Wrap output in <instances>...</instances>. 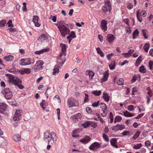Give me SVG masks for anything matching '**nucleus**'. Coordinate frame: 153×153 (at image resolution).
<instances>
[{
	"label": "nucleus",
	"instance_id": "obj_1",
	"mask_svg": "<svg viewBox=\"0 0 153 153\" xmlns=\"http://www.w3.org/2000/svg\"><path fill=\"white\" fill-rule=\"evenodd\" d=\"M8 77L7 81L10 84L16 85L17 84L21 83L22 80L19 77L11 74H7Z\"/></svg>",
	"mask_w": 153,
	"mask_h": 153
},
{
	"label": "nucleus",
	"instance_id": "obj_2",
	"mask_svg": "<svg viewBox=\"0 0 153 153\" xmlns=\"http://www.w3.org/2000/svg\"><path fill=\"white\" fill-rule=\"evenodd\" d=\"M102 9L105 14L108 15L109 14L111 10V6L109 1L105 2V5L102 7Z\"/></svg>",
	"mask_w": 153,
	"mask_h": 153
},
{
	"label": "nucleus",
	"instance_id": "obj_3",
	"mask_svg": "<svg viewBox=\"0 0 153 153\" xmlns=\"http://www.w3.org/2000/svg\"><path fill=\"white\" fill-rule=\"evenodd\" d=\"M43 64L44 62L42 61L38 60L36 62V65L32 67V69L35 72L39 71L43 68Z\"/></svg>",
	"mask_w": 153,
	"mask_h": 153
},
{
	"label": "nucleus",
	"instance_id": "obj_4",
	"mask_svg": "<svg viewBox=\"0 0 153 153\" xmlns=\"http://www.w3.org/2000/svg\"><path fill=\"white\" fill-rule=\"evenodd\" d=\"M68 105L69 107L77 106L78 105L77 100L73 98H69L68 99L67 102Z\"/></svg>",
	"mask_w": 153,
	"mask_h": 153
},
{
	"label": "nucleus",
	"instance_id": "obj_5",
	"mask_svg": "<svg viewBox=\"0 0 153 153\" xmlns=\"http://www.w3.org/2000/svg\"><path fill=\"white\" fill-rule=\"evenodd\" d=\"M22 113V110L19 109L17 110L14 114L13 117V120L14 121L18 122L20 119V117L21 116Z\"/></svg>",
	"mask_w": 153,
	"mask_h": 153
},
{
	"label": "nucleus",
	"instance_id": "obj_6",
	"mask_svg": "<svg viewBox=\"0 0 153 153\" xmlns=\"http://www.w3.org/2000/svg\"><path fill=\"white\" fill-rule=\"evenodd\" d=\"M5 97L7 100L10 99L13 96V92L9 88H6L3 92Z\"/></svg>",
	"mask_w": 153,
	"mask_h": 153
},
{
	"label": "nucleus",
	"instance_id": "obj_7",
	"mask_svg": "<svg viewBox=\"0 0 153 153\" xmlns=\"http://www.w3.org/2000/svg\"><path fill=\"white\" fill-rule=\"evenodd\" d=\"M66 25H65L64 26L58 28L62 35L65 37L66 34H67L70 32L69 29L66 26Z\"/></svg>",
	"mask_w": 153,
	"mask_h": 153
},
{
	"label": "nucleus",
	"instance_id": "obj_8",
	"mask_svg": "<svg viewBox=\"0 0 153 153\" xmlns=\"http://www.w3.org/2000/svg\"><path fill=\"white\" fill-rule=\"evenodd\" d=\"M101 147V145L98 142H94L89 147V149L92 151H94Z\"/></svg>",
	"mask_w": 153,
	"mask_h": 153
},
{
	"label": "nucleus",
	"instance_id": "obj_9",
	"mask_svg": "<svg viewBox=\"0 0 153 153\" xmlns=\"http://www.w3.org/2000/svg\"><path fill=\"white\" fill-rule=\"evenodd\" d=\"M43 139L45 141L48 142V144L51 141L52 137L50 135V133L48 131H46L44 133Z\"/></svg>",
	"mask_w": 153,
	"mask_h": 153
},
{
	"label": "nucleus",
	"instance_id": "obj_10",
	"mask_svg": "<svg viewBox=\"0 0 153 153\" xmlns=\"http://www.w3.org/2000/svg\"><path fill=\"white\" fill-rule=\"evenodd\" d=\"M125 128V126L123 125L117 124L115 126L112 128V130L117 132L119 130H122Z\"/></svg>",
	"mask_w": 153,
	"mask_h": 153
},
{
	"label": "nucleus",
	"instance_id": "obj_11",
	"mask_svg": "<svg viewBox=\"0 0 153 153\" xmlns=\"http://www.w3.org/2000/svg\"><path fill=\"white\" fill-rule=\"evenodd\" d=\"M81 117V113H78L77 114L71 116L70 118L74 122H76L79 119H80Z\"/></svg>",
	"mask_w": 153,
	"mask_h": 153
},
{
	"label": "nucleus",
	"instance_id": "obj_12",
	"mask_svg": "<svg viewBox=\"0 0 153 153\" xmlns=\"http://www.w3.org/2000/svg\"><path fill=\"white\" fill-rule=\"evenodd\" d=\"M107 21L105 20H102L101 22V26L102 30L105 31L107 30Z\"/></svg>",
	"mask_w": 153,
	"mask_h": 153
},
{
	"label": "nucleus",
	"instance_id": "obj_13",
	"mask_svg": "<svg viewBox=\"0 0 153 153\" xmlns=\"http://www.w3.org/2000/svg\"><path fill=\"white\" fill-rule=\"evenodd\" d=\"M7 105L5 103H0V113H4L6 109Z\"/></svg>",
	"mask_w": 153,
	"mask_h": 153
},
{
	"label": "nucleus",
	"instance_id": "obj_14",
	"mask_svg": "<svg viewBox=\"0 0 153 153\" xmlns=\"http://www.w3.org/2000/svg\"><path fill=\"white\" fill-rule=\"evenodd\" d=\"M116 38L112 34L108 35L107 37V39L108 42L111 44L113 42L114 40Z\"/></svg>",
	"mask_w": 153,
	"mask_h": 153
},
{
	"label": "nucleus",
	"instance_id": "obj_15",
	"mask_svg": "<svg viewBox=\"0 0 153 153\" xmlns=\"http://www.w3.org/2000/svg\"><path fill=\"white\" fill-rule=\"evenodd\" d=\"M117 141V140L115 138H111L110 140L111 144L113 146L116 148H118V146L116 144Z\"/></svg>",
	"mask_w": 153,
	"mask_h": 153
},
{
	"label": "nucleus",
	"instance_id": "obj_16",
	"mask_svg": "<svg viewBox=\"0 0 153 153\" xmlns=\"http://www.w3.org/2000/svg\"><path fill=\"white\" fill-rule=\"evenodd\" d=\"M50 135L52 137L53 142V143H56L57 138L55 133L54 131H52L50 134Z\"/></svg>",
	"mask_w": 153,
	"mask_h": 153
},
{
	"label": "nucleus",
	"instance_id": "obj_17",
	"mask_svg": "<svg viewBox=\"0 0 153 153\" xmlns=\"http://www.w3.org/2000/svg\"><path fill=\"white\" fill-rule=\"evenodd\" d=\"M91 140V138L88 136H85L84 138L80 140V141L84 143H86Z\"/></svg>",
	"mask_w": 153,
	"mask_h": 153
},
{
	"label": "nucleus",
	"instance_id": "obj_18",
	"mask_svg": "<svg viewBox=\"0 0 153 153\" xmlns=\"http://www.w3.org/2000/svg\"><path fill=\"white\" fill-rule=\"evenodd\" d=\"M108 73L107 71H106L105 73H104L103 77L101 79V81L102 82L106 81L108 79Z\"/></svg>",
	"mask_w": 153,
	"mask_h": 153
},
{
	"label": "nucleus",
	"instance_id": "obj_19",
	"mask_svg": "<svg viewBox=\"0 0 153 153\" xmlns=\"http://www.w3.org/2000/svg\"><path fill=\"white\" fill-rule=\"evenodd\" d=\"M34 60L33 59H31L30 58H26V65H30L31 64H33L34 62Z\"/></svg>",
	"mask_w": 153,
	"mask_h": 153
},
{
	"label": "nucleus",
	"instance_id": "obj_20",
	"mask_svg": "<svg viewBox=\"0 0 153 153\" xmlns=\"http://www.w3.org/2000/svg\"><path fill=\"white\" fill-rule=\"evenodd\" d=\"M4 59L6 61H12L14 59L13 56L12 55H8L7 56H4Z\"/></svg>",
	"mask_w": 153,
	"mask_h": 153
},
{
	"label": "nucleus",
	"instance_id": "obj_21",
	"mask_svg": "<svg viewBox=\"0 0 153 153\" xmlns=\"http://www.w3.org/2000/svg\"><path fill=\"white\" fill-rule=\"evenodd\" d=\"M103 97L105 100L106 102H108L109 100V97L108 94L105 92H104L103 93Z\"/></svg>",
	"mask_w": 153,
	"mask_h": 153
},
{
	"label": "nucleus",
	"instance_id": "obj_22",
	"mask_svg": "<svg viewBox=\"0 0 153 153\" xmlns=\"http://www.w3.org/2000/svg\"><path fill=\"white\" fill-rule=\"evenodd\" d=\"M49 50V48H46L43 49L40 51H36L35 52V53L36 54H39L45 52H47Z\"/></svg>",
	"mask_w": 153,
	"mask_h": 153
},
{
	"label": "nucleus",
	"instance_id": "obj_23",
	"mask_svg": "<svg viewBox=\"0 0 153 153\" xmlns=\"http://www.w3.org/2000/svg\"><path fill=\"white\" fill-rule=\"evenodd\" d=\"M13 138L16 141H20L21 139L20 135L18 134H15L13 136Z\"/></svg>",
	"mask_w": 153,
	"mask_h": 153
},
{
	"label": "nucleus",
	"instance_id": "obj_24",
	"mask_svg": "<svg viewBox=\"0 0 153 153\" xmlns=\"http://www.w3.org/2000/svg\"><path fill=\"white\" fill-rule=\"evenodd\" d=\"M52 93V91L51 88L48 87L45 92V94L46 96V97L48 98V95L51 94Z\"/></svg>",
	"mask_w": 153,
	"mask_h": 153
},
{
	"label": "nucleus",
	"instance_id": "obj_25",
	"mask_svg": "<svg viewBox=\"0 0 153 153\" xmlns=\"http://www.w3.org/2000/svg\"><path fill=\"white\" fill-rule=\"evenodd\" d=\"M59 68L58 65H55L53 70L52 74L53 75H55L56 73H58L59 72Z\"/></svg>",
	"mask_w": 153,
	"mask_h": 153
},
{
	"label": "nucleus",
	"instance_id": "obj_26",
	"mask_svg": "<svg viewBox=\"0 0 153 153\" xmlns=\"http://www.w3.org/2000/svg\"><path fill=\"white\" fill-rule=\"evenodd\" d=\"M96 49L98 53L99 54L101 57H103L105 54L101 50L100 48L97 47L96 48Z\"/></svg>",
	"mask_w": 153,
	"mask_h": 153
},
{
	"label": "nucleus",
	"instance_id": "obj_27",
	"mask_svg": "<svg viewBox=\"0 0 153 153\" xmlns=\"http://www.w3.org/2000/svg\"><path fill=\"white\" fill-rule=\"evenodd\" d=\"M91 124V122L89 121L86 122L83 124H82V125L85 128L88 127Z\"/></svg>",
	"mask_w": 153,
	"mask_h": 153
},
{
	"label": "nucleus",
	"instance_id": "obj_28",
	"mask_svg": "<svg viewBox=\"0 0 153 153\" xmlns=\"http://www.w3.org/2000/svg\"><path fill=\"white\" fill-rule=\"evenodd\" d=\"M123 113L124 116L127 117H130L134 116V115L131 113H129L127 111H124Z\"/></svg>",
	"mask_w": 153,
	"mask_h": 153
},
{
	"label": "nucleus",
	"instance_id": "obj_29",
	"mask_svg": "<svg viewBox=\"0 0 153 153\" xmlns=\"http://www.w3.org/2000/svg\"><path fill=\"white\" fill-rule=\"evenodd\" d=\"M76 37V35L75 33L73 31H72L71 33L67 37V39H69L70 38L71 39H73L74 38H75Z\"/></svg>",
	"mask_w": 153,
	"mask_h": 153
},
{
	"label": "nucleus",
	"instance_id": "obj_30",
	"mask_svg": "<svg viewBox=\"0 0 153 153\" xmlns=\"http://www.w3.org/2000/svg\"><path fill=\"white\" fill-rule=\"evenodd\" d=\"M139 32L137 29H136L133 33V39H135L138 36Z\"/></svg>",
	"mask_w": 153,
	"mask_h": 153
},
{
	"label": "nucleus",
	"instance_id": "obj_31",
	"mask_svg": "<svg viewBox=\"0 0 153 153\" xmlns=\"http://www.w3.org/2000/svg\"><path fill=\"white\" fill-rule=\"evenodd\" d=\"M58 23L59 24V26H58V28L61 27H62L64 26L65 25H66L67 26H68V25L66 24L63 21L61 20L59 21H58Z\"/></svg>",
	"mask_w": 153,
	"mask_h": 153
},
{
	"label": "nucleus",
	"instance_id": "obj_32",
	"mask_svg": "<svg viewBox=\"0 0 153 153\" xmlns=\"http://www.w3.org/2000/svg\"><path fill=\"white\" fill-rule=\"evenodd\" d=\"M21 62L19 63L20 65L22 66L26 65V59H22L20 60Z\"/></svg>",
	"mask_w": 153,
	"mask_h": 153
},
{
	"label": "nucleus",
	"instance_id": "obj_33",
	"mask_svg": "<svg viewBox=\"0 0 153 153\" xmlns=\"http://www.w3.org/2000/svg\"><path fill=\"white\" fill-rule=\"evenodd\" d=\"M150 46V44L149 43H146L145 44L143 48L146 52H148Z\"/></svg>",
	"mask_w": 153,
	"mask_h": 153
},
{
	"label": "nucleus",
	"instance_id": "obj_34",
	"mask_svg": "<svg viewBox=\"0 0 153 153\" xmlns=\"http://www.w3.org/2000/svg\"><path fill=\"white\" fill-rule=\"evenodd\" d=\"M140 14L141 13L139 11V10H138L137 12V17L138 20L141 22H142V18L140 16Z\"/></svg>",
	"mask_w": 153,
	"mask_h": 153
},
{
	"label": "nucleus",
	"instance_id": "obj_35",
	"mask_svg": "<svg viewBox=\"0 0 153 153\" xmlns=\"http://www.w3.org/2000/svg\"><path fill=\"white\" fill-rule=\"evenodd\" d=\"M47 39V38L44 35L42 34L39 37L38 40L39 41H43V40H46Z\"/></svg>",
	"mask_w": 153,
	"mask_h": 153
},
{
	"label": "nucleus",
	"instance_id": "obj_36",
	"mask_svg": "<svg viewBox=\"0 0 153 153\" xmlns=\"http://www.w3.org/2000/svg\"><path fill=\"white\" fill-rule=\"evenodd\" d=\"M146 69L144 65H142L140 67L139 71L142 73H144L146 72Z\"/></svg>",
	"mask_w": 153,
	"mask_h": 153
},
{
	"label": "nucleus",
	"instance_id": "obj_37",
	"mask_svg": "<svg viewBox=\"0 0 153 153\" xmlns=\"http://www.w3.org/2000/svg\"><path fill=\"white\" fill-rule=\"evenodd\" d=\"M41 107L44 110L46 108V102L45 100H43L42 102L40 104Z\"/></svg>",
	"mask_w": 153,
	"mask_h": 153
},
{
	"label": "nucleus",
	"instance_id": "obj_38",
	"mask_svg": "<svg viewBox=\"0 0 153 153\" xmlns=\"http://www.w3.org/2000/svg\"><path fill=\"white\" fill-rule=\"evenodd\" d=\"M116 65L114 62H112L109 65V66L111 70H113L115 69Z\"/></svg>",
	"mask_w": 153,
	"mask_h": 153
},
{
	"label": "nucleus",
	"instance_id": "obj_39",
	"mask_svg": "<svg viewBox=\"0 0 153 153\" xmlns=\"http://www.w3.org/2000/svg\"><path fill=\"white\" fill-rule=\"evenodd\" d=\"M87 73H88V75L89 76L90 78L92 79L94 75V73L92 71H87Z\"/></svg>",
	"mask_w": 153,
	"mask_h": 153
},
{
	"label": "nucleus",
	"instance_id": "obj_40",
	"mask_svg": "<svg viewBox=\"0 0 153 153\" xmlns=\"http://www.w3.org/2000/svg\"><path fill=\"white\" fill-rule=\"evenodd\" d=\"M92 94L96 96H99L101 94V92L100 91H94L92 92Z\"/></svg>",
	"mask_w": 153,
	"mask_h": 153
},
{
	"label": "nucleus",
	"instance_id": "obj_41",
	"mask_svg": "<svg viewBox=\"0 0 153 153\" xmlns=\"http://www.w3.org/2000/svg\"><path fill=\"white\" fill-rule=\"evenodd\" d=\"M124 80L122 78L119 79L118 80H117V83L118 85H121L123 84Z\"/></svg>",
	"mask_w": 153,
	"mask_h": 153
},
{
	"label": "nucleus",
	"instance_id": "obj_42",
	"mask_svg": "<svg viewBox=\"0 0 153 153\" xmlns=\"http://www.w3.org/2000/svg\"><path fill=\"white\" fill-rule=\"evenodd\" d=\"M140 131H138L133 136L132 138L134 140H136L138 137L140 135Z\"/></svg>",
	"mask_w": 153,
	"mask_h": 153
},
{
	"label": "nucleus",
	"instance_id": "obj_43",
	"mask_svg": "<svg viewBox=\"0 0 153 153\" xmlns=\"http://www.w3.org/2000/svg\"><path fill=\"white\" fill-rule=\"evenodd\" d=\"M5 140L1 136H0V145H4Z\"/></svg>",
	"mask_w": 153,
	"mask_h": 153
},
{
	"label": "nucleus",
	"instance_id": "obj_44",
	"mask_svg": "<svg viewBox=\"0 0 153 153\" xmlns=\"http://www.w3.org/2000/svg\"><path fill=\"white\" fill-rule=\"evenodd\" d=\"M100 108H102V110H107V106L105 103L101 102L100 104Z\"/></svg>",
	"mask_w": 153,
	"mask_h": 153
},
{
	"label": "nucleus",
	"instance_id": "obj_45",
	"mask_svg": "<svg viewBox=\"0 0 153 153\" xmlns=\"http://www.w3.org/2000/svg\"><path fill=\"white\" fill-rule=\"evenodd\" d=\"M61 47H62V52H65L66 51V46L65 44H60Z\"/></svg>",
	"mask_w": 153,
	"mask_h": 153
},
{
	"label": "nucleus",
	"instance_id": "obj_46",
	"mask_svg": "<svg viewBox=\"0 0 153 153\" xmlns=\"http://www.w3.org/2000/svg\"><path fill=\"white\" fill-rule=\"evenodd\" d=\"M6 22V21L5 20H2L0 21V27L4 26Z\"/></svg>",
	"mask_w": 153,
	"mask_h": 153
},
{
	"label": "nucleus",
	"instance_id": "obj_47",
	"mask_svg": "<svg viewBox=\"0 0 153 153\" xmlns=\"http://www.w3.org/2000/svg\"><path fill=\"white\" fill-rule=\"evenodd\" d=\"M99 105L100 102L99 101H98L97 102H95L92 103V105L94 107H97L99 106Z\"/></svg>",
	"mask_w": 153,
	"mask_h": 153
},
{
	"label": "nucleus",
	"instance_id": "obj_48",
	"mask_svg": "<svg viewBox=\"0 0 153 153\" xmlns=\"http://www.w3.org/2000/svg\"><path fill=\"white\" fill-rule=\"evenodd\" d=\"M39 17L38 16H34L33 19V22H38Z\"/></svg>",
	"mask_w": 153,
	"mask_h": 153
},
{
	"label": "nucleus",
	"instance_id": "obj_49",
	"mask_svg": "<svg viewBox=\"0 0 153 153\" xmlns=\"http://www.w3.org/2000/svg\"><path fill=\"white\" fill-rule=\"evenodd\" d=\"M149 65L150 70H152L153 65V61L150 60L149 63Z\"/></svg>",
	"mask_w": 153,
	"mask_h": 153
},
{
	"label": "nucleus",
	"instance_id": "obj_50",
	"mask_svg": "<svg viewBox=\"0 0 153 153\" xmlns=\"http://www.w3.org/2000/svg\"><path fill=\"white\" fill-rule=\"evenodd\" d=\"M103 111V113H102L101 114L103 117H105L106 116L107 114V110H102Z\"/></svg>",
	"mask_w": 153,
	"mask_h": 153
},
{
	"label": "nucleus",
	"instance_id": "obj_51",
	"mask_svg": "<svg viewBox=\"0 0 153 153\" xmlns=\"http://www.w3.org/2000/svg\"><path fill=\"white\" fill-rule=\"evenodd\" d=\"M151 142L149 140H147L145 142V144L146 146L148 147L151 145Z\"/></svg>",
	"mask_w": 153,
	"mask_h": 153
},
{
	"label": "nucleus",
	"instance_id": "obj_52",
	"mask_svg": "<svg viewBox=\"0 0 153 153\" xmlns=\"http://www.w3.org/2000/svg\"><path fill=\"white\" fill-rule=\"evenodd\" d=\"M85 99L84 102H87L88 100V94L85 93Z\"/></svg>",
	"mask_w": 153,
	"mask_h": 153
},
{
	"label": "nucleus",
	"instance_id": "obj_53",
	"mask_svg": "<svg viewBox=\"0 0 153 153\" xmlns=\"http://www.w3.org/2000/svg\"><path fill=\"white\" fill-rule=\"evenodd\" d=\"M103 137L105 140L107 142H108L109 140L108 137L105 134H103Z\"/></svg>",
	"mask_w": 153,
	"mask_h": 153
},
{
	"label": "nucleus",
	"instance_id": "obj_54",
	"mask_svg": "<svg viewBox=\"0 0 153 153\" xmlns=\"http://www.w3.org/2000/svg\"><path fill=\"white\" fill-rule=\"evenodd\" d=\"M128 109L129 111H133L134 110V106L132 105H130L128 106Z\"/></svg>",
	"mask_w": 153,
	"mask_h": 153
},
{
	"label": "nucleus",
	"instance_id": "obj_55",
	"mask_svg": "<svg viewBox=\"0 0 153 153\" xmlns=\"http://www.w3.org/2000/svg\"><path fill=\"white\" fill-rule=\"evenodd\" d=\"M142 33H143L142 34H143V36H144V37L145 39H147V37L146 35V30H143V29H142Z\"/></svg>",
	"mask_w": 153,
	"mask_h": 153
},
{
	"label": "nucleus",
	"instance_id": "obj_56",
	"mask_svg": "<svg viewBox=\"0 0 153 153\" xmlns=\"http://www.w3.org/2000/svg\"><path fill=\"white\" fill-rule=\"evenodd\" d=\"M141 13L140 16H142L145 17L146 15V13L144 10H143L142 12H140Z\"/></svg>",
	"mask_w": 153,
	"mask_h": 153
},
{
	"label": "nucleus",
	"instance_id": "obj_57",
	"mask_svg": "<svg viewBox=\"0 0 153 153\" xmlns=\"http://www.w3.org/2000/svg\"><path fill=\"white\" fill-rule=\"evenodd\" d=\"M115 120H116L118 122H120L122 119V118L120 116H117L115 118Z\"/></svg>",
	"mask_w": 153,
	"mask_h": 153
},
{
	"label": "nucleus",
	"instance_id": "obj_58",
	"mask_svg": "<svg viewBox=\"0 0 153 153\" xmlns=\"http://www.w3.org/2000/svg\"><path fill=\"white\" fill-rule=\"evenodd\" d=\"M137 79V77L136 76L134 75L133 77L132 78V79L131 80V82L132 83L134 82H135L136 80Z\"/></svg>",
	"mask_w": 153,
	"mask_h": 153
},
{
	"label": "nucleus",
	"instance_id": "obj_59",
	"mask_svg": "<svg viewBox=\"0 0 153 153\" xmlns=\"http://www.w3.org/2000/svg\"><path fill=\"white\" fill-rule=\"evenodd\" d=\"M114 54L113 53H111L110 54H109L107 55L106 57L108 60H110L111 59V57Z\"/></svg>",
	"mask_w": 153,
	"mask_h": 153
},
{
	"label": "nucleus",
	"instance_id": "obj_60",
	"mask_svg": "<svg viewBox=\"0 0 153 153\" xmlns=\"http://www.w3.org/2000/svg\"><path fill=\"white\" fill-rule=\"evenodd\" d=\"M8 30H9V31L11 32H16V29L15 28H9L8 29Z\"/></svg>",
	"mask_w": 153,
	"mask_h": 153
},
{
	"label": "nucleus",
	"instance_id": "obj_61",
	"mask_svg": "<svg viewBox=\"0 0 153 153\" xmlns=\"http://www.w3.org/2000/svg\"><path fill=\"white\" fill-rule=\"evenodd\" d=\"M142 146L141 143H139L137 144V148L134 147V148L135 149H140Z\"/></svg>",
	"mask_w": 153,
	"mask_h": 153
},
{
	"label": "nucleus",
	"instance_id": "obj_62",
	"mask_svg": "<svg viewBox=\"0 0 153 153\" xmlns=\"http://www.w3.org/2000/svg\"><path fill=\"white\" fill-rule=\"evenodd\" d=\"M86 110L88 113H90L92 111L91 108L89 107H87L86 108Z\"/></svg>",
	"mask_w": 153,
	"mask_h": 153
},
{
	"label": "nucleus",
	"instance_id": "obj_63",
	"mask_svg": "<svg viewBox=\"0 0 153 153\" xmlns=\"http://www.w3.org/2000/svg\"><path fill=\"white\" fill-rule=\"evenodd\" d=\"M12 23V21L11 20H9L8 22L7 23V24L8 25V27H9L11 26H12L13 27V26L11 25V23Z\"/></svg>",
	"mask_w": 153,
	"mask_h": 153
},
{
	"label": "nucleus",
	"instance_id": "obj_64",
	"mask_svg": "<svg viewBox=\"0 0 153 153\" xmlns=\"http://www.w3.org/2000/svg\"><path fill=\"white\" fill-rule=\"evenodd\" d=\"M23 10L25 11L27 10H26L27 7H26V2H24L23 3Z\"/></svg>",
	"mask_w": 153,
	"mask_h": 153
}]
</instances>
